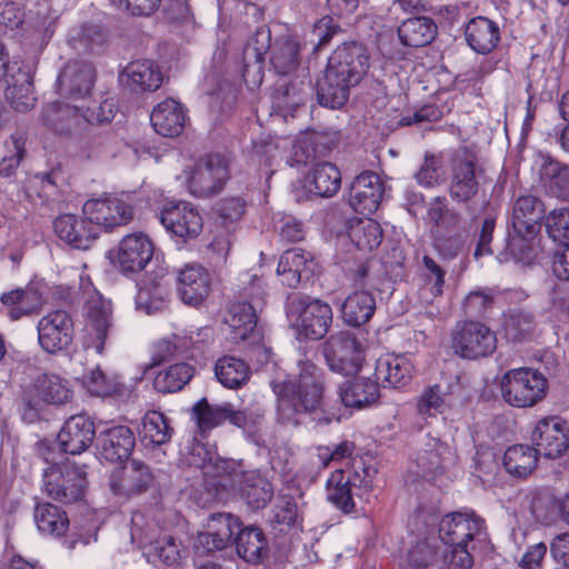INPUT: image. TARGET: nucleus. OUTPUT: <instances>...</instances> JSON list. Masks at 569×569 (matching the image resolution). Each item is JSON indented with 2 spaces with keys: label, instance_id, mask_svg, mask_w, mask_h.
<instances>
[{
  "label": "nucleus",
  "instance_id": "412c9836",
  "mask_svg": "<svg viewBox=\"0 0 569 569\" xmlns=\"http://www.w3.org/2000/svg\"><path fill=\"white\" fill-rule=\"evenodd\" d=\"M532 169L536 170L539 183L547 193L569 201V164L558 161L549 153L538 152Z\"/></svg>",
  "mask_w": 569,
  "mask_h": 569
},
{
  "label": "nucleus",
  "instance_id": "c9c22d12",
  "mask_svg": "<svg viewBox=\"0 0 569 569\" xmlns=\"http://www.w3.org/2000/svg\"><path fill=\"white\" fill-rule=\"evenodd\" d=\"M466 41L469 47L480 54L491 52L500 41L498 24L488 18L476 17L466 26Z\"/></svg>",
  "mask_w": 569,
  "mask_h": 569
},
{
  "label": "nucleus",
  "instance_id": "c85d7f7f",
  "mask_svg": "<svg viewBox=\"0 0 569 569\" xmlns=\"http://www.w3.org/2000/svg\"><path fill=\"white\" fill-rule=\"evenodd\" d=\"M241 522L238 517L229 512H218L210 516L208 520V530L200 533L199 542L203 548L211 552L227 548L232 541L233 536L241 529Z\"/></svg>",
  "mask_w": 569,
  "mask_h": 569
},
{
  "label": "nucleus",
  "instance_id": "9b49d317",
  "mask_svg": "<svg viewBox=\"0 0 569 569\" xmlns=\"http://www.w3.org/2000/svg\"><path fill=\"white\" fill-rule=\"evenodd\" d=\"M82 213L101 229L111 231L126 226L133 219V207L127 194H104L84 202Z\"/></svg>",
  "mask_w": 569,
  "mask_h": 569
},
{
  "label": "nucleus",
  "instance_id": "1a4fd4ad",
  "mask_svg": "<svg viewBox=\"0 0 569 569\" xmlns=\"http://www.w3.org/2000/svg\"><path fill=\"white\" fill-rule=\"evenodd\" d=\"M449 196L458 203H467L479 192L482 169L477 167V154L463 147L455 151L450 161Z\"/></svg>",
  "mask_w": 569,
  "mask_h": 569
},
{
  "label": "nucleus",
  "instance_id": "6e6552de",
  "mask_svg": "<svg viewBox=\"0 0 569 569\" xmlns=\"http://www.w3.org/2000/svg\"><path fill=\"white\" fill-rule=\"evenodd\" d=\"M87 466L67 460L46 470L44 490L49 497L61 503H73L84 497L87 488Z\"/></svg>",
  "mask_w": 569,
  "mask_h": 569
},
{
  "label": "nucleus",
  "instance_id": "052dcab7",
  "mask_svg": "<svg viewBox=\"0 0 569 569\" xmlns=\"http://www.w3.org/2000/svg\"><path fill=\"white\" fill-rule=\"evenodd\" d=\"M26 140L22 133H13L6 140V153L0 161L1 177L10 178L14 174L21 160L26 156Z\"/></svg>",
  "mask_w": 569,
  "mask_h": 569
},
{
  "label": "nucleus",
  "instance_id": "8fccbe9b",
  "mask_svg": "<svg viewBox=\"0 0 569 569\" xmlns=\"http://www.w3.org/2000/svg\"><path fill=\"white\" fill-rule=\"evenodd\" d=\"M194 371V368L187 362L173 363L156 376L154 389L162 393L180 391L192 379Z\"/></svg>",
  "mask_w": 569,
  "mask_h": 569
},
{
  "label": "nucleus",
  "instance_id": "393cba45",
  "mask_svg": "<svg viewBox=\"0 0 569 569\" xmlns=\"http://www.w3.org/2000/svg\"><path fill=\"white\" fill-rule=\"evenodd\" d=\"M10 70L16 71L7 74L6 100L16 111L26 112L34 107L37 100L33 94L31 67L24 62H14Z\"/></svg>",
  "mask_w": 569,
  "mask_h": 569
},
{
  "label": "nucleus",
  "instance_id": "f8f14e48",
  "mask_svg": "<svg viewBox=\"0 0 569 569\" xmlns=\"http://www.w3.org/2000/svg\"><path fill=\"white\" fill-rule=\"evenodd\" d=\"M230 178L229 164L220 154H209L196 162L188 179V189L196 198L207 199L220 193Z\"/></svg>",
  "mask_w": 569,
  "mask_h": 569
},
{
  "label": "nucleus",
  "instance_id": "ea45409f",
  "mask_svg": "<svg viewBox=\"0 0 569 569\" xmlns=\"http://www.w3.org/2000/svg\"><path fill=\"white\" fill-rule=\"evenodd\" d=\"M173 428L168 418L159 411H148L139 429L140 441L144 447L154 448L168 443L171 440Z\"/></svg>",
  "mask_w": 569,
  "mask_h": 569
},
{
  "label": "nucleus",
  "instance_id": "6e6d98bb",
  "mask_svg": "<svg viewBox=\"0 0 569 569\" xmlns=\"http://www.w3.org/2000/svg\"><path fill=\"white\" fill-rule=\"evenodd\" d=\"M270 31L266 29L264 27L259 28L256 33L251 37L248 43V48L246 49V54L248 53L249 49L252 48L254 50V57H256V66H254V74L252 79L250 80V72L251 68L248 64L243 66L242 69V78L247 84L252 83L253 86H258L261 83L262 80V67L260 62L263 60V54L267 52V50L270 48Z\"/></svg>",
  "mask_w": 569,
  "mask_h": 569
},
{
  "label": "nucleus",
  "instance_id": "bf43d9fd",
  "mask_svg": "<svg viewBox=\"0 0 569 569\" xmlns=\"http://www.w3.org/2000/svg\"><path fill=\"white\" fill-rule=\"evenodd\" d=\"M42 119L46 126L54 132L64 134L70 132L76 120V109L68 104L53 102L44 107Z\"/></svg>",
  "mask_w": 569,
  "mask_h": 569
},
{
  "label": "nucleus",
  "instance_id": "f257e3e1",
  "mask_svg": "<svg viewBox=\"0 0 569 569\" xmlns=\"http://www.w3.org/2000/svg\"><path fill=\"white\" fill-rule=\"evenodd\" d=\"M295 379L270 382L278 400V416L283 423H298L300 413L312 415L322 409L325 380L322 370L307 357L297 362Z\"/></svg>",
  "mask_w": 569,
  "mask_h": 569
},
{
  "label": "nucleus",
  "instance_id": "a878e982",
  "mask_svg": "<svg viewBox=\"0 0 569 569\" xmlns=\"http://www.w3.org/2000/svg\"><path fill=\"white\" fill-rule=\"evenodd\" d=\"M451 458L450 447L437 438H429L413 458L411 471L432 481L445 471V462Z\"/></svg>",
  "mask_w": 569,
  "mask_h": 569
},
{
  "label": "nucleus",
  "instance_id": "69168bd1",
  "mask_svg": "<svg viewBox=\"0 0 569 569\" xmlns=\"http://www.w3.org/2000/svg\"><path fill=\"white\" fill-rule=\"evenodd\" d=\"M166 307L164 291L159 283H152V288L139 284L136 296V308L146 315L161 311Z\"/></svg>",
  "mask_w": 569,
  "mask_h": 569
},
{
  "label": "nucleus",
  "instance_id": "f704fd0d",
  "mask_svg": "<svg viewBox=\"0 0 569 569\" xmlns=\"http://www.w3.org/2000/svg\"><path fill=\"white\" fill-rule=\"evenodd\" d=\"M233 482L241 497L253 509L264 508L273 497L271 483L256 471L237 473Z\"/></svg>",
  "mask_w": 569,
  "mask_h": 569
},
{
  "label": "nucleus",
  "instance_id": "e433bc0d",
  "mask_svg": "<svg viewBox=\"0 0 569 569\" xmlns=\"http://www.w3.org/2000/svg\"><path fill=\"white\" fill-rule=\"evenodd\" d=\"M68 42L78 52L98 54L104 51L108 34L100 24L86 22L70 30Z\"/></svg>",
  "mask_w": 569,
  "mask_h": 569
},
{
  "label": "nucleus",
  "instance_id": "0e129e2a",
  "mask_svg": "<svg viewBox=\"0 0 569 569\" xmlns=\"http://www.w3.org/2000/svg\"><path fill=\"white\" fill-rule=\"evenodd\" d=\"M545 228L555 242L569 244V208L560 207L548 212Z\"/></svg>",
  "mask_w": 569,
  "mask_h": 569
},
{
  "label": "nucleus",
  "instance_id": "f03ea898",
  "mask_svg": "<svg viewBox=\"0 0 569 569\" xmlns=\"http://www.w3.org/2000/svg\"><path fill=\"white\" fill-rule=\"evenodd\" d=\"M369 68L366 48L358 42L339 46L329 58L322 80L317 84L321 106L338 109L349 99L350 88L357 86Z\"/></svg>",
  "mask_w": 569,
  "mask_h": 569
},
{
  "label": "nucleus",
  "instance_id": "6ab92c4d",
  "mask_svg": "<svg viewBox=\"0 0 569 569\" xmlns=\"http://www.w3.org/2000/svg\"><path fill=\"white\" fill-rule=\"evenodd\" d=\"M531 442L539 455L548 459L559 458L569 446L566 422L558 417L540 419L531 433Z\"/></svg>",
  "mask_w": 569,
  "mask_h": 569
},
{
  "label": "nucleus",
  "instance_id": "bb28decb",
  "mask_svg": "<svg viewBox=\"0 0 569 569\" xmlns=\"http://www.w3.org/2000/svg\"><path fill=\"white\" fill-rule=\"evenodd\" d=\"M545 202L537 196H519L512 207L511 224L515 232L538 234L546 221Z\"/></svg>",
  "mask_w": 569,
  "mask_h": 569
},
{
  "label": "nucleus",
  "instance_id": "4be33fe9",
  "mask_svg": "<svg viewBox=\"0 0 569 569\" xmlns=\"http://www.w3.org/2000/svg\"><path fill=\"white\" fill-rule=\"evenodd\" d=\"M385 183L373 171H365L357 176L350 187L349 204L362 214L375 213L382 200Z\"/></svg>",
  "mask_w": 569,
  "mask_h": 569
},
{
  "label": "nucleus",
  "instance_id": "39448f33",
  "mask_svg": "<svg viewBox=\"0 0 569 569\" xmlns=\"http://www.w3.org/2000/svg\"><path fill=\"white\" fill-rule=\"evenodd\" d=\"M73 391L68 379L53 373L38 375L23 390L21 411L23 420L32 423L39 419L44 405L63 406L72 398Z\"/></svg>",
  "mask_w": 569,
  "mask_h": 569
},
{
  "label": "nucleus",
  "instance_id": "a18cd8bd",
  "mask_svg": "<svg viewBox=\"0 0 569 569\" xmlns=\"http://www.w3.org/2000/svg\"><path fill=\"white\" fill-rule=\"evenodd\" d=\"M428 218L438 228V233L468 232L459 211L448 206L445 197H436L429 204Z\"/></svg>",
  "mask_w": 569,
  "mask_h": 569
},
{
  "label": "nucleus",
  "instance_id": "7ed1b4c3",
  "mask_svg": "<svg viewBox=\"0 0 569 569\" xmlns=\"http://www.w3.org/2000/svg\"><path fill=\"white\" fill-rule=\"evenodd\" d=\"M192 416L196 419L201 437H206L211 430L229 422L241 429L254 443L261 440L260 429L264 421V415L259 410L237 409L231 402L210 403L207 398H201L192 407Z\"/></svg>",
  "mask_w": 569,
  "mask_h": 569
},
{
  "label": "nucleus",
  "instance_id": "5fc2aeb1",
  "mask_svg": "<svg viewBox=\"0 0 569 569\" xmlns=\"http://www.w3.org/2000/svg\"><path fill=\"white\" fill-rule=\"evenodd\" d=\"M82 385L90 395L97 397L118 395L123 389L118 376L104 373L99 366L83 375Z\"/></svg>",
  "mask_w": 569,
  "mask_h": 569
},
{
  "label": "nucleus",
  "instance_id": "e2e57ef3",
  "mask_svg": "<svg viewBox=\"0 0 569 569\" xmlns=\"http://www.w3.org/2000/svg\"><path fill=\"white\" fill-rule=\"evenodd\" d=\"M468 238L469 231L457 233H437L433 240V247L443 260L450 261L456 259L466 250Z\"/></svg>",
  "mask_w": 569,
  "mask_h": 569
},
{
  "label": "nucleus",
  "instance_id": "680f3d73",
  "mask_svg": "<svg viewBox=\"0 0 569 569\" xmlns=\"http://www.w3.org/2000/svg\"><path fill=\"white\" fill-rule=\"evenodd\" d=\"M299 86L297 82H290L289 84H283L281 88L277 89L273 94V104L274 107L287 116L295 111L298 107L302 106L306 101V92L303 88V82H300Z\"/></svg>",
  "mask_w": 569,
  "mask_h": 569
},
{
  "label": "nucleus",
  "instance_id": "603ef678",
  "mask_svg": "<svg viewBox=\"0 0 569 569\" xmlns=\"http://www.w3.org/2000/svg\"><path fill=\"white\" fill-rule=\"evenodd\" d=\"M126 71L131 83L143 91H156L162 83L160 70L150 60L130 62Z\"/></svg>",
  "mask_w": 569,
  "mask_h": 569
},
{
  "label": "nucleus",
  "instance_id": "09e8293b",
  "mask_svg": "<svg viewBox=\"0 0 569 569\" xmlns=\"http://www.w3.org/2000/svg\"><path fill=\"white\" fill-rule=\"evenodd\" d=\"M214 375L223 387L238 389L249 380L250 368L240 358L223 356L216 361Z\"/></svg>",
  "mask_w": 569,
  "mask_h": 569
},
{
  "label": "nucleus",
  "instance_id": "b1692460",
  "mask_svg": "<svg viewBox=\"0 0 569 569\" xmlns=\"http://www.w3.org/2000/svg\"><path fill=\"white\" fill-rule=\"evenodd\" d=\"M94 437L93 420L87 415H76L64 421L58 433V443L64 453L76 456L86 451Z\"/></svg>",
  "mask_w": 569,
  "mask_h": 569
},
{
  "label": "nucleus",
  "instance_id": "2eb2a0df",
  "mask_svg": "<svg viewBox=\"0 0 569 569\" xmlns=\"http://www.w3.org/2000/svg\"><path fill=\"white\" fill-rule=\"evenodd\" d=\"M159 222L181 242L196 239L202 231L203 220L199 210L187 201H168L158 213Z\"/></svg>",
  "mask_w": 569,
  "mask_h": 569
},
{
  "label": "nucleus",
  "instance_id": "7c9ffc66",
  "mask_svg": "<svg viewBox=\"0 0 569 569\" xmlns=\"http://www.w3.org/2000/svg\"><path fill=\"white\" fill-rule=\"evenodd\" d=\"M186 111L182 104L173 99L159 102L150 113V122L154 131L163 137H178L186 124Z\"/></svg>",
  "mask_w": 569,
  "mask_h": 569
},
{
  "label": "nucleus",
  "instance_id": "cd10ccee",
  "mask_svg": "<svg viewBox=\"0 0 569 569\" xmlns=\"http://www.w3.org/2000/svg\"><path fill=\"white\" fill-rule=\"evenodd\" d=\"M97 446L103 459L121 462L131 456L136 446V436L128 426H112L99 433Z\"/></svg>",
  "mask_w": 569,
  "mask_h": 569
},
{
  "label": "nucleus",
  "instance_id": "0eeeda50",
  "mask_svg": "<svg viewBox=\"0 0 569 569\" xmlns=\"http://www.w3.org/2000/svg\"><path fill=\"white\" fill-rule=\"evenodd\" d=\"M288 313L295 319L298 333L311 340L322 339L333 320L329 303L305 295L290 298Z\"/></svg>",
  "mask_w": 569,
  "mask_h": 569
},
{
  "label": "nucleus",
  "instance_id": "f3484780",
  "mask_svg": "<svg viewBox=\"0 0 569 569\" xmlns=\"http://www.w3.org/2000/svg\"><path fill=\"white\" fill-rule=\"evenodd\" d=\"M114 331L112 303L100 295L87 301V348H92L102 355L104 346Z\"/></svg>",
  "mask_w": 569,
  "mask_h": 569
},
{
  "label": "nucleus",
  "instance_id": "774afa93",
  "mask_svg": "<svg viewBox=\"0 0 569 569\" xmlns=\"http://www.w3.org/2000/svg\"><path fill=\"white\" fill-rule=\"evenodd\" d=\"M438 558L435 546L428 540L417 542L408 552L407 560L412 569H430Z\"/></svg>",
  "mask_w": 569,
  "mask_h": 569
},
{
  "label": "nucleus",
  "instance_id": "c03bdc74",
  "mask_svg": "<svg viewBox=\"0 0 569 569\" xmlns=\"http://www.w3.org/2000/svg\"><path fill=\"white\" fill-rule=\"evenodd\" d=\"M154 476L148 465L132 459L126 467V477L121 483L111 481V489L114 493H141L147 491L153 483Z\"/></svg>",
  "mask_w": 569,
  "mask_h": 569
},
{
  "label": "nucleus",
  "instance_id": "4d7b16f0",
  "mask_svg": "<svg viewBox=\"0 0 569 569\" xmlns=\"http://www.w3.org/2000/svg\"><path fill=\"white\" fill-rule=\"evenodd\" d=\"M300 47L293 39L277 41L272 48L270 62L279 74H289L299 63Z\"/></svg>",
  "mask_w": 569,
  "mask_h": 569
},
{
  "label": "nucleus",
  "instance_id": "a19ab883",
  "mask_svg": "<svg viewBox=\"0 0 569 569\" xmlns=\"http://www.w3.org/2000/svg\"><path fill=\"white\" fill-rule=\"evenodd\" d=\"M60 12L52 9L50 2H36L34 18H32V43L34 52L39 53L52 38Z\"/></svg>",
  "mask_w": 569,
  "mask_h": 569
},
{
  "label": "nucleus",
  "instance_id": "4c0bfd02",
  "mask_svg": "<svg viewBox=\"0 0 569 569\" xmlns=\"http://www.w3.org/2000/svg\"><path fill=\"white\" fill-rule=\"evenodd\" d=\"M308 190L315 196L330 198L341 187V173L331 162L316 164L306 177Z\"/></svg>",
  "mask_w": 569,
  "mask_h": 569
},
{
  "label": "nucleus",
  "instance_id": "423d86ee",
  "mask_svg": "<svg viewBox=\"0 0 569 569\" xmlns=\"http://www.w3.org/2000/svg\"><path fill=\"white\" fill-rule=\"evenodd\" d=\"M548 380L538 370L521 367L510 369L500 379L503 401L513 408H530L547 395Z\"/></svg>",
  "mask_w": 569,
  "mask_h": 569
},
{
  "label": "nucleus",
  "instance_id": "c756f323",
  "mask_svg": "<svg viewBox=\"0 0 569 569\" xmlns=\"http://www.w3.org/2000/svg\"><path fill=\"white\" fill-rule=\"evenodd\" d=\"M211 278L199 264H187L178 276V291L181 300L190 306L201 305L209 296Z\"/></svg>",
  "mask_w": 569,
  "mask_h": 569
},
{
  "label": "nucleus",
  "instance_id": "79ce46f5",
  "mask_svg": "<svg viewBox=\"0 0 569 569\" xmlns=\"http://www.w3.org/2000/svg\"><path fill=\"white\" fill-rule=\"evenodd\" d=\"M437 24L427 17L405 20L398 28V36L407 47L419 48L429 44L437 36Z\"/></svg>",
  "mask_w": 569,
  "mask_h": 569
},
{
  "label": "nucleus",
  "instance_id": "de8ad7c7",
  "mask_svg": "<svg viewBox=\"0 0 569 569\" xmlns=\"http://www.w3.org/2000/svg\"><path fill=\"white\" fill-rule=\"evenodd\" d=\"M33 517L38 530L47 536L61 537L69 528L67 513L50 502L38 503Z\"/></svg>",
  "mask_w": 569,
  "mask_h": 569
},
{
  "label": "nucleus",
  "instance_id": "37998d69",
  "mask_svg": "<svg viewBox=\"0 0 569 569\" xmlns=\"http://www.w3.org/2000/svg\"><path fill=\"white\" fill-rule=\"evenodd\" d=\"M234 543L238 556L251 565L261 562L263 555L268 551L267 538L258 527L240 529Z\"/></svg>",
  "mask_w": 569,
  "mask_h": 569
},
{
  "label": "nucleus",
  "instance_id": "58836bf2",
  "mask_svg": "<svg viewBox=\"0 0 569 569\" xmlns=\"http://www.w3.org/2000/svg\"><path fill=\"white\" fill-rule=\"evenodd\" d=\"M376 310V299L367 290H357L349 295L341 306L342 319L351 327L368 322Z\"/></svg>",
  "mask_w": 569,
  "mask_h": 569
},
{
  "label": "nucleus",
  "instance_id": "2f4dec72",
  "mask_svg": "<svg viewBox=\"0 0 569 569\" xmlns=\"http://www.w3.org/2000/svg\"><path fill=\"white\" fill-rule=\"evenodd\" d=\"M338 395L346 407L362 409L378 401L380 389L376 379L357 377L342 382L339 386Z\"/></svg>",
  "mask_w": 569,
  "mask_h": 569
},
{
  "label": "nucleus",
  "instance_id": "9d476101",
  "mask_svg": "<svg viewBox=\"0 0 569 569\" xmlns=\"http://www.w3.org/2000/svg\"><path fill=\"white\" fill-rule=\"evenodd\" d=\"M322 353L329 369L342 376L357 375L365 359L360 341L350 331L331 335L322 346Z\"/></svg>",
  "mask_w": 569,
  "mask_h": 569
},
{
  "label": "nucleus",
  "instance_id": "a211bd4d",
  "mask_svg": "<svg viewBox=\"0 0 569 569\" xmlns=\"http://www.w3.org/2000/svg\"><path fill=\"white\" fill-rule=\"evenodd\" d=\"M96 77V68L91 62L70 60L58 76V91L71 100L84 99L90 96Z\"/></svg>",
  "mask_w": 569,
  "mask_h": 569
},
{
  "label": "nucleus",
  "instance_id": "49530a36",
  "mask_svg": "<svg viewBox=\"0 0 569 569\" xmlns=\"http://www.w3.org/2000/svg\"><path fill=\"white\" fill-rule=\"evenodd\" d=\"M539 453L533 446L513 445L503 455V467L517 478H526L537 467Z\"/></svg>",
  "mask_w": 569,
  "mask_h": 569
},
{
  "label": "nucleus",
  "instance_id": "72a5a7b5",
  "mask_svg": "<svg viewBox=\"0 0 569 569\" xmlns=\"http://www.w3.org/2000/svg\"><path fill=\"white\" fill-rule=\"evenodd\" d=\"M412 369V363L406 356L387 355L378 359L375 377L385 388H402L410 382Z\"/></svg>",
  "mask_w": 569,
  "mask_h": 569
},
{
  "label": "nucleus",
  "instance_id": "338daca9",
  "mask_svg": "<svg viewBox=\"0 0 569 569\" xmlns=\"http://www.w3.org/2000/svg\"><path fill=\"white\" fill-rule=\"evenodd\" d=\"M492 289H478L471 291L463 301L465 312L471 317H485L495 303Z\"/></svg>",
  "mask_w": 569,
  "mask_h": 569
},
{
  "label": "nucleus",
  "instance_id": "4468645a",
  "mask_svg": "<svg viewBox=\"0 0 569 569\" xmlns=\"http://www.w3.org/2000/svg\"><path fill=\"white\" fill-rule=\"evenodd\" d=\"M37 331L40 348L50 356L68 352L72 346L73 320L66 310H52L41 317Z\"/></svg>",
  "mask_w": 569,
  "mask_h": 569
},
{
  "label": "nucleus",
  "instance_id": "20e7f679",
  "mask_svg": "<svg viewBox=\"0 0 569 569\" xmlns=\"http://www.w3.org/2000/svg\"><path fill=\"white\" fill-rule=\"evenodd\" d=\"M417 523H423V532L429 533L438 527L439 539L443 545L483 542L486 540L485 520L475 512H451L439 519L436 512L420 509L416 513Z\"/></svg>",
  "mask_w": 569,
  "mask_h": 569
},
{
  "label": "nucleus",
  "instance_id": "473e14b6",
  "mask_svg": "<svg viewBox=\"0 0 569 569\" xmlns=\"http://www.w3.org/2000/svg\"><path fill=\"white\" fill-rule=\"evenodd\" d=\"M226 323L230 328V339L234 343L246 341L249 338L257 339V313L252 302L236 301L230 306Z\"/></svg>",
  "mask_w": 569,
  "mask_h": 569
},
{
  "label": "nucleus",
  "instance_id": "13d9d810",
  "mask_svg": "<svg viewBox=\"0 0 569 569\" xmlns=\"http://www.w3.org/2000/svg\"><path fill=\"white\" fill-rule=\"evenodd\" d=\"M122 141L114 132H97L86 143L87 157L90 159L113 158L120 151Z\"/></svg>",
  "mask_w": 569,
  "mask_h": 569
},
{
  "label": "nucleus",
  "instance_id": "864d4df0",
  "mask_svg": "<svg viewBox=\"0 0 569 569\" xmlns=\"http://www.w3.org/2000/svg\"><path fill=\"white\" fill-rule=\"evenodd\" d=\"M535 316L525 310H512L505 316L503 331L508 340L523 342L531 338L535 330Z\"/></svg>",
  "mask_w": 569,
  "mask_h": 569
},
{
  "label": "nucleus",
  "instance_id": "3c124183",
  "mask_svg": "<svg viewBox=\"0 0 569 569\" xmlns=\"http://www.w3.org/2000/svg\"><path fill=\"white\" fill-rule=\"evenodd\" d=\"M348 236L360 251H372L380 246L383 233L377 221L365 218L349 227Z\"/></svg>",
  "mask_w": 569,
  "mask_h": 569
},
{
  "label": "nucleus",
  "instance_id": "5701e85b",
  "mask_svg": "<svg viewBox=\"0 0 569 569\" xmlns=\"http://www.w3.org/2000/svg\"><path fill=\"white\" fill-rule=\"evenodd\" d=\"M53 229L60 240L79 250H88L99 237V227L84 214H61L53 221Z\"/></svg>",
  "mask_w": 569,
  "mask_h": 569
},
{
  "label": "nucleus",
  "instance_id": "ddd939ff",
  "mask_svg": "<svg viewBox=\"0 0 569 569\" xmlns=\"http://www.w3.org/2000/svg\"><path fill=\"white\" fill-rule=\"evenodd\" d=\"M497 348L496 333L479 321L458 322L452 332V349L465 359L488 357Z\"/></svg>",
  "mask_w": 569,
  "mask_h": 569
},
{
  "label": "nucleus",
  "instance_id": "aec40b11",
  "mask_svg": "<svg viewBox=\"0 0 569 569\" xmlns=\"http://www.w3.org/2000/svg\"><path fill=\"white\" fill-rule=\"evenodd\" d=\"M153 251V243L144 233L127 234L118 246L117 266L124 274L138 273L151 261Z\"/></svg>",
  "mask_w": 569,
  "mask_h": 569
},
{
  "label": "nucleus",
  "instance_id": "dca6fc26",
  "mask_svg": "<svg viewBox=\"0 0 569 569\" xmlns=\"http://www.w3.org/2000/svg\"><path fill=\"white\" fill-rule=\"evenodd\" d=\"M327 499L341 512L356 511V499L368 492L366 479L357 471L335 470L326 483Z\"/></svg>",
  "mask_w": 569,
  "mask_h": 569
}]
</instances>
